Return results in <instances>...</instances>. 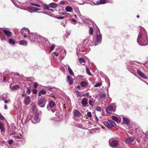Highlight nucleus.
Returning <instances> with one entry per match:
<instances>
[{"instance_id": "obj_31", "label": "nucleus", "mask_w": 148, "mask_h": 148, "mask_svg": "<svg viewBox=\"0 0 148 148\" xmlns=\"http://www.w3.org/2000/svg\"><path fill=\"white\" fill-rule=\"evenodd\" d=\"M0 129L2 132H3L5 130V128L3 124L1 123H0Z\"/></svg>"}, {"instance_id": "obj_19", "label": "nucleus", "mask_w": 148, "mask_h": 148, "mask_svg": "<svg viewBox=\"0 0 148 148\" xmlns=\"http://www.w3.org/2000/svg\"><path fill=\"white\" fill-rule=\"evenodd\" d=\"M49 107L47 106V108L48 109H50L51 108H52L54 107L55 106H56V104L53 101H50V102L49 103Z\"/></svg>"}, {"instance_id": "obj_63", "label": "nucleus", "mask_w": 148, "mask_h": 148, "mask_svg": "<svg viewBox=\"0 0 148 148\" xmlns=\"http://www.w3.org/2000/svg\"><path fill=\"white\" fill-rule=\"evenodd\" d=\"M6 81V77L5 76H4L3 77V82H5Z\"/></svg>"}, {"instance_id": "obj_39", "label": "nucleus", "mask_w": 148, "mask_h": 148, "mask_svg": "<svg viewBox=\"0 0 148 148\" xmlns=\"http://www.w3.org/2000/svg\"><path fill=\"white\" fill-rule=\"evenodd\" d=\"M31 92V89H30V88L29 87H27V90L26 91L27 93L29 95V94H30Z\"/></svg>"}, {"instance_id": "obj_5", "label": "nucleus", "mask_w": 148, "mask_h": 148, "mask_svg": "<svg viewBox=\"0 0 148 148\" xmlns=\"http://www.w3.org/2000/svg\"><path fill=\"white\" fill-rule=\"evenodd\" d=\"M109 145L110 146L112 147H116L118 144L117 140L114 138H111L109 139Z\"/></svg>"}, {"instance_id": "obj_36", "label": "nucleus", "mask_w": 148, "mask_h": 148, "mask_svg": "<svg viewBox=\"0 0 148 148\" xmlns=\"http://www.w3.org/2000/svg\"><path fill=\"white\" fill-rule=\"evenodd\" d=\"M30 5H32L38 7H40V5L39 4H36L34 3L31 2L30 3Z\"/></svg>"}, {"instance_id": "obj_29", "label": "nucleus", "mask_w": 148, "mask_h": 148, "mask_svg": "<svg viewBox=\"0 0 148 148\" xmlns=\"http://www.w3.org/2000/svg\"><path fill=\"white\" fill-rule=\"evenodd\" d=\"M44 7L45 10H49L52 12L53 11V10L52 9H50V8L51 7H49V6H48L47 5L44 4Z\"/></svg>"}, {"instance_id": "obj_43", "label": "nucleus", "mask_w": 148, "mask_h": 148, "mask_svg": "<svg viewBox=\"0 0 148 148\" xmlns=\"http://www.w3.org/2000/svg\"><path fill=\"white\" fill-rule=\"evenodd\" d=\"M55 47V45H52L51 47L50 50V52H51V51H52L54 49Z\"/></svg>"}, {"instance_id": "obj_33", "label": "nucleus", "mask_w": 148, "mask_h": 148, "mask_svg": "<svg viewBox=\"0 0 148 148\" xmlns=\"http://www.w3.org/2000/svg\"><path fill=\"white\" fill-rule=\"evenodd\" d=\"M89 92H88L86 93L85 94H84L83 95L84 96V97H88L89 98H90L92 97V96L91 95H89Z\"/></svg>"}, {"instance_id": "obj_9", "label": "nucleus", "mask_w": 148, "mask_h": 148, "mask_svg": "<svg viewBox=\"0 0 148 148\" xmlns=\"http://www.w3.org/2000/svg\"><path fill=\"white\" fill-rule=\"evenodd\" d=\"M123 123L126 125L127 129H129L131 126L129 119L126 117H123Z\"/></svg>"}, {"instance_id": "obj_60", "label": "nucleus", "mask_w": 148, "mask_h": 148, "mask_svg": "<svg viewBox=\"0 0 148 148\" xmlns=\"http://www.w3.org/2000/svg\"><path fill=\"white\" fill-rule=\"evenodd\" d=\"M3 29L2 28H0V34H2V32H3Z\"/></svg>"}, {"instance_id": "obj_10", "label": "nucleus", "mask_w": 148, "mask_h": 148, "mask_svg": "<svg viewBox=\"0 0 148 148\" xmlns=\"http://www.w3.org/2000/svg\"><path fill=\"white\" fill-rule=\"evenodd\" d=\"M46 102L45 97H43L38 100V104L40 107L43 108L45 106Z\"/></svg>"}, {"instance_id": "obj_27", "label": "nucleus", "mask_w": 148, "mask_h": 148, "mask_svg": "<svg viewBox=\"0 0 148 148\" xmlns=\"http://www.w3.org/2000/svg\"><path fill=\"white\" fill-rule=\"evenodd\" d=\"M67 66L68 67V72L69 74L72 76H74V74L73 73V72L72 70V69L68 65H67Z\"/></svg>"}, {"instance_id": "obj_59", "label": "nucleus", "mask_w": 148, "mask_h": 148, "mask_svg": "<svg viewBox=\"0 0 148 148\" xmlns=\"http://www.w3.org/2000/svg\"><path fill=\"white\" fill-rule=\"evenodd\" d=\"M53 53L54 55L56 56H58L59 55V53H57V52H54Z\"/></svg>"}, {"instance_id": "obj_28", "label": "nucleus", "mask_w": 148, "mask_h": 148, "mask_svg": "<svg viewBox=\"0 0 148 148\" xmlns=\"http://www.w3.org/2000/svg\"><path fill=\"white\" fill-rule=\"evenodd\" d=\"M72 9V8L70 6H67L65 8V10L66 12H71Z\"/></svg>"}, {"instance_id": "obj_16", "label": "nucleus", "mask_w": 148, "mask_h": 148, "mask_svg": "<svg viewBox=\"0 0 148 148\" xmlns=\"http://www.w3.org/2000/svg\"><path fill=\"white\" fill-rule=\"evenodd\" d=\"M67 81L68 82L70 85L72 84L73 83V79L72 78L71 76L69 75L67 76Z\"/></svg>"}, {"instance_id": "obj_52", "label": "nucleus", "mask_w": 148, "mask_h": 148, "mask_svg": "<svg viewBox=\"0 0 148 148\" xmlns=\"http://www.w3.org/2000/svg\"><path fill=\"white\" fill-rule=\"evenodd\" d=\"M37 90L36 89H34L32 90V92L34 94H35L37 93Z\"/></svg>"}, {"instance_id": "obj_26", "label": "nucleus", "mask_w": 148, "mask_h": 148, "mask_svg": "<svg viewBox=\"0 0 148 148\" xmlns=\"http://www.w3.org/2000/svg\"><path fill=\"white\" fill-rule=\"evenodd\" d=\"M46 94V91H45L44 90H41L38 93V96H40L42 94L45 95Z\"/></svg>"}, {"instance_id": "obj_11", "label": "nucleus", "mask_w": 148, "mask_h": 148, "mask_svg": "<svg viewBox=\"0 0 148 148\" xmlns=\"http://www.w3.org/2000/svg\"><path fill=\"white\" fill-rule=\"evenodd\" d=\"M39 114L38 113L35 114L34 117L32 118L31 121L32 123L34 124H36L37 123L39 122L40 121V118L39 117Z\"/></svg>"}, {"instance_id": "obj_14", "label": "nucleus", "mask_w": 148, "mask_h": 148, "mask_svg": "<svg viewBox=\"0 0 148 148\" xmlns=\"http://www.w3.org/2000/svg\"><path fill=\"white\" fill-rule=\"evenodd\" d=\"M10 88L12 90H17L20 88V86L19 85L14 86L12 84H11L10 85Z\"/></svg>"}, {"instance_id": "obj_46", "label": "nucleus", "mask_w": 148, "mask_h": 148, "mask_svg": "<svg viewBox=\"0 0 148 148\" xmlns=\"http://www.w3.org/2000/svg\"><path fill=\"white\" fill-rule=\"evenodd\" d=\"M87 115L89 117H91L92 116L91 113L90 112H88L87 113Z\"/></svg>"}, {"instance_id": "obj_54", "label": "nucleus", "mask_w": 148, "mask_h": 148, "mask_svg": "<svg viewBox=\"0 0 148 148\" xmlns=\"http://www.w3.org/2000/svg\"><path fill=\"white\" fill-rule=\"evenodd\" d=\"M38 86V84L36 82L34 84V87L35 88H36Z\"/></svg>"}, {"instance_id": "obj_38", "label": "nucleus", "mask_w": 148, "mask_h": 148, "mask_svg": "<svg viewBox=\"0 0 148 148\" xmlns=\"http://www.w3.org/2000/svg\"><path fill=\"white\" fill-rule=\"evenodd\" d=\"M9 43L11 44H14L15 43V41L11 38L9 39Z\"/></svg>"}, {"instance_id": "obj_56", "label": "nucleus", "mask_w": 148, "mask_h": 148, "mask_svg": "<svg viewBox=\"0 0 148 148\" xmlns=\"http://www.w3.org/2000/svg\"><path fill=\"white\" fill-rule=\"evenodd\" d=\"M78 77L79 79V80H82L83 79V78L84 77V76H82V75H79L78 76Z\"/></svg>"}, {"instance_id": "obj_30", "label": "nucleus", "mask_w": 148, "mask_h": 148, "mask_svg": "<svg viewBox=\"0 0 148 148\" xmlns=\"http://www.w3.org/2000/svg\"><path fill=\"white\" fill-rule=\"evenodd\" d=\"M30 9L32 11H35L39 10L40 9L39 8H38L35 7L31 6L30 7Z\"/></svg>"}, {"instance_id": "obj_41", "label": "nucleus", "mask_w": 148, "mask_h": 148, "mask_svg": "<svg viewBox=\"0 0 148 148\" xmlns=\"http://www.w3.org/2000/svg\"><path fill=\"white\" fill-rule=\"evenodd\" d=\"M86 71L87 72V73L90 75H91V73H90V70L88 68H87L86 69Z\"/></svg>"}, {"instance_id": "obj_2", "label": "nucleus", "mask_w": 148, "mask_h": 148, "mask_svg": "<svg viewBox=\"0 0 148 148\" xmlns=\"http://www.w3.org/2000/svg\"><path fill=\"white\" fill-rule=\"evenodd\" d=\"M132 62H130L129 64H127V68L129 71L132 73L137 71V73L141 77L144 79H147V77L138 69V66L135 64H132Z\"/></svg>"}, {"instance_id": "obj_32", "label": "nucleus", "mask_w": 148, "mask_h": 148, "mask_svg": "<svg viewBox=\"0 0 148 148\" xmlns=\"http://www.w3.org/2000/svg\"><path fill=\"white\" fill-rule=\"evenodd\" d=\"M79 63H82V62H85V60L82 58H79Z\"/></svg>"}, {"instance_id": "obj_40", "label": "nucleus", "mask_w": 148, "mask_h": 148, "mask_svg": "<svg viewBox=\"0 0 148 148\" xmlns=\"http://www.w3.org/2000/svg\"><path fill=\"white\" fill-rule=\"evenodd\" d=\"M89 42V39H86L84 40H83V43L84 44H86V43H88V42Z\"/></svg>"}, {"instance_id": "obj_12", "label": "nucleus", "mask_w": 148, "mask_h": 148, "mask_svg": "<svg viewBox=\"0 0 148 148\" xmlns=\"http://www.w3.org/2000/svg\"><path fill=\"white\" fill-rule=\"evenodd\" d=\"M135 139L134 136L128 137L124 140V141L127 144H130L133 142Z\"/></svg>"}, {"instance_id": "obj_57", "label": "nucleus", "mask_w": 148, "mask_h": 148, "mask_svg": "<svg viewBox=\"0 0 148 148\" xmlns=\"http://www.w3.org/2000/svg\"><path fill=\"white\" fill-rule=\"evenodd\" d=\"M5 35H3L1 38V40H5Z\"/></svg>"}, {"instance_id": "obj_24", "label": "nucleus", "mask_w": 148, "mask_h": 148, "mask_svg": "<svg viewBox=\"0 0 148 148\" xmlns=\"http://www.w3.org/2000/svg\"><path fill=\"white\" fill-rule=\"evenodd\" d=\"M106 3V0H99L97 1L96 3L97 5H99L105 4Z\"/></svg>"}, {"instance_id": "obj_45", "label": "nucleus", "mask_w": 148, "mask_h": 148, "mask_svg": "<svg viewBox=\"0 0 148 148\" xmlns=\"http://www.w3.org/2000/svg\"><path fill=\"white\" fill-rule=\"evenodd\" d=\"M146 138L148 139V131L146 133H145V135H144V138Z\"/></svg>"}, {"instance_id": "obj_58", "label": "nucleus", "mask_w": 148, "mask_h": 148, "mask_svg": "<svg viewBox=\"0 0 148 148\" xmlns=\"http://www.w3.org/2000/svg\"><path fill=\"white\" fill-rule=\"evenodd\" d=\"M65 4V1H60V4L61 5H63Z\"/></svg>"}, {"instance_id": "obj_49", "label": "nucleus", "mask_w": 148, "mask_h": 148, "mask_svg": "<svg viewBox=\"0 0 148 148\" xmlns=\"http://www.w3.org/2000/svg\"><path fill=\"white\" fill-rule=\"evenodd\" d=\"M79 18L82 21L84 22L85 21V19L84 17L82 16H81L80 17H79Z\"/></svg>"}, {"instance_id": "obj_13", "label": "nucleus", "mask_w": 148, "mask_h": 148, "mask_svg": "<svg viewBox=\"0 0 148 148\" xmlns=\"http://www.w3.org/2000/svg\"><path fill=\"white\" fill-rule=\"evenodd\" d=\"M36 37V35L33 33L30 34L29 36V38L31 42L35 41Z\"/></svg>"}, {"instance_id": "obj_34", "label": "nucleus", "mask_w": 148, "mask_h": 148, "mask_svg": "<svg viewBox=\"0 0 148 148\" xmlns=\"http://www.w3.org/2000/svg\"><path fill=\"white\" fill-rule=\"evenodd\" d=\"M89 32L90 34L92 35L93 33V29L92 27H90Z\"/></svg>"}, {"instance_id": "obj_1", "label": "nucleus", "mask_w": 148, "mask_h": 148, "mask_svg": "<svg viewBox=\"0 0 148 148\" xmlns=\"http://www.w3.org/2000/svg\"><path fill=\"white\" fill-rule=\"evenodd\" d=\"M138 44L141 46H145L148 44V39L146 31L142 28L139 33L137 39Z\"/></svg>"}, {"instance_id": "obj_55", "label": "nucleus", "mask_w": 148, "mask_h": 148, "mask_svg": "<svg viewBox=\"0 0 148 148\" xmlns=\"http://www.w3.org/2000/svg\"><path fill=\"white\" fill-rule=\"evenodd\" d=\"M49 109L51 110L53 112H55L56 111V110L53 109L52 108H51L50 109Z\"/></svg>"}, {"instance_id": "obj_8", "label": "nucleus", "mask_w": 148, "mask_h": 148, "mask_svg": "<svg viewBox=\"0 0 148 148\" xmlns=\"http://www.w3.org/2000/svg\"><path fill=\"white\" fill-rule=\"evenodd\" d=\"M22 35L24 38H26L27 36L29 35V30L26 28H23L21 31Z\"/></svg>"}, {"instance_id": "obj_44", "label": "nucleus", "mask_w": 148, "mask_h": 148, "mask_svg": "<svg viewBox=\"0 0 148 148\" xmlns=\"http://www.w3.org/2000/svg\"><path fill=\"white\" fill-rule=\"evenodd\" d=\"M93 103L94 102L93 101L90 100L89 101V104L91 105L92 107L93 106Z\"/></svg>"}, {"instance_id": "obj_21", "label": "nucleus", "mask_w": 148, "mask_h": 148, "mask_svg": "<svg viewBox=\"0 0 148 148\" xmlns=\"http://www.w3.org/2000/svg\"><path fill=\"white\" fill-rule=\"evenodd\" d=\"M112 120L118 123L120 122L121 120V119L120 118L119 119L117 117L114 116H112Z\"/></svg>"}, {"instance_id": "obj_4", "label": "nucleus", "mask_w": 148, "mask_h": 148, "mask_svg": "<svg viewBox=\"0 0 148 148\" xmlns=\"http://www.w3.org/2000/svg\"><path fill=\"white\" fill-rule=\"evenodd\" d=\"M103 123L105 126L109 128H110L112 127H114L115 125V123L111 120L104 121Z\"/></svg>"}, {"instance_id": "obj_23", "label": "nucleus", "mask_w": 148, "mask_h": 148, "mask_svg": "<svg viewBox=\"0 0 148 148\" xmlns=\"http://www.w3.org/2000/svg\"><path fill=\"white\" fill-rule=\"evenodd\" d=\"M19 44L20 45L26 46L27 45V42L26 40H22L19 42Z\"/></svg>"}, {"instance_id": "obj_22", "label": "nucleus", "mask_w": 148, "mask_h": 148, "mask_svg": "<svg viewBox=\"0 0 148 148\" xmlns=\"http://www.w3.org/2000/svg\"><path fill=\"white\" fill-rule=\"evenodd\" d=\"M3 32L8 37H11L12 36L11 33L9 31L3 30Z\"/></svg>"}, {"instance_id": "obj_17", "label": "nucleus", "mask_w": 148, "mask_h": 148, "mask_svg": "<svg viewBox=\"0 0 148 148\" xmlns=\"http://www.w3.org/2000/svg\"><path fill=\"white\" fill-rule=\"evenodd\" d=\"M81 103L83 107L85 106L88 104V99L85 98H83L82 100Z\"/></svg>"}, {"instance_id": "obj_7", "label": "nucleus", "mask_w": 148, "mask_h": 148, "mask_svg": "<svg viewBox=\"0 0 148 148\" xmlns=\"http://www.w3.org/2000/svg\"><path fill=\"white\" fill-rule=\"evenodd\" d=\"M135 134L139 137L143 138L144 135H145V133H144L140 128L136 129L134 131Z\"/></svg>"}, {"instance_id": "obj_25", "label": "nucleus", "mask_w": 148, "mask_h": 148, "mask_svg": "<svg viewBox=\"0 0 148 148\" xmlns=\"http://www.w3.org/2000/svg\"><path fill=\"white\" fill-rule=\"evenodd\" d=\"M48 6L52 8H55L57 7V4L54 3H51Z\"/></svg>"}, {"instance_id": "obj_37", "label": "nucleus", "mask_w": 148, "mask_h": 148, "mask_svg": "<svg viewBox=\"0 0 148 148\" xmlns=\"http://www.w3.org/2000/svg\"><path fill=\"white\" fill-rule=\"evenodd\" d=\"M106 97V95L105 94H103L101 95L100 97L101 99L103 100L105 99Z\"/></svg>"}, {"instance_id": "obj_62", "label": "nucleus", "mask_w": 148, "mask_h": 148, "mask_svg": "<svg viewBox=\"0 0 148 148\" xmlns=\"http://www.w3.org/2000/svg\"><path fill=\"white\" fill-rule=\"evenodd\" d=\"M30 79H33V78L32 77H29L27 79V80L29 81H31V80Z\"/></svg>"}, {"instance_id": "obj_18", "label": "nucleus", "mask_w": 148, "mask_h": 148, "mask_svg": "<svg viewBox=\"0 0 148 148\" xmlns=\"http://www.w3.org/2000/svg\"><path fill=\"white\" fill-rule=\"evenodd\" d=\"M73 114L74 116L79 117L81 115L80 112L77 110H75L73 111Z\"/></svg>"}, {"instance_id": "obj_48", "label": "nucleus", "mask_w": 148, "mask_h": 148, "mask_svg": "<svg viewBox=\"0 0 148 148\" xmlns=\"http://www.w3.org/2000/svg\"><path fill=\"white\" fill-rule=\"evenodd\" d=\"M96 110L99 111H101V109L99 106H97L96 108Z\"/></svg>"}, {"instance_id": "obj_53", "label": "nucleus", "mask_w": 148, "mask_h": 148, "mask_svg": "<svg viewBox=\"0 0 148 148\" xmlns=\"http://www.w3.org/2000/svg\"><path fill=\"white\" fill-rule=\"evenodd\" d=\"M4 117L1 114H0V119L2 120H4Z\"/></svg>"}, {"instance_id": "obj_6", "label": "nucleus", "mask_w": 148, "mask_h": 148, "mask_svg": "<svg viewBox=\"0 0 148 148\" xmlns=\"http://www.w3.org/2000/svg\"><path fill=\"white\" fill-rule=\"evenodd\" d=\"M116 106L114 103L111 104L106 109V111L108 113H111L112 111L114 112Z\"/></svg>"}, {"instance_id": "obj_64", "label": "nucleus", "mask_w": 148, "mask_h": 148, "mask_svg": "<svg viewBox=\"0 0 148 148\" xmlns=\"http://www.w3.org/2000/svg\"><path fill=\"white\" fill-rule=\"evenodd\" d=\"M57 18L58 19H62L63 18H64V16H60V17H58Z\"/></svg>"}, {"instance_id": "obj_20", "label": "nucleus", "mask_w": 148, "mask_h": 148, "mask_svg": "<svg viewBox=\"0 0 148 148\" xmlns=\"http://www.w3.org/2000/svg\"><path fill=\"white\" fill-rule=\"evenodd\" d=\"M30 103V98L29 96L26 97L25 98L24 103L25 104L28 105Z\"/></svg>"}, {"instance_id": "obj_51", "label": "nucleus", "mask_w": 148, "mask_h": 148, "mask_svg": "<svg viewBox=\"0 0 148 148\" xmlns=\"http://www.w3.org/2000/svg\"><path fill=\"white\" fill-rule=\"evenodd\" d=\"M77 14L78 15V16L79 17H80L81 16V14L79 10H78L77 12Z\"/></svg>"}, {"instance_id": "obj_50", "label": "nucleus", "mask_w": 148, "mask_h": 148, "mask_svg": "<svg viewBox=\"0 0 148 148\" xmlns=\"http://www.w3.org/2000/svg\"><path fill=\"white\" fill-rule=\"evenodd\" d=\"M70 34V32L69 31H66L65 33V36H69Z\"/></svg>"}, {"instance_id": "obj_47", "label": "nucleus", "mask_w": 148, "mask_h": 148, "mask_svg": "<svg viewBox=\"0 0 148 148\" xmlns=\"http://www.w3.org/2000/svg\"><path fill=\"white\" fill-rule=\"evenodd\" d=\"M76 21V20L74 19L73 18H72L71 22L72 23H73L74 24H75Z\"/></svg>"}, {"instance_id": "obj_15", "label": "nucleus", "mask_w": 148, "mask_h": 148, "mask_svg": "<svg viewBox=\"0 0 148 148\" xmlns=\"http://www.w3.org/2000/svg\"><path fill=\"white\" fill-rule=\"evenodd\" d=\"M88 83L87 81H82L81 82L80 84L82 87L86 88L88 86Z\"/></svg>"}, {"instance_id": "obj_42", "label": "nucleus", "mask_w": 148, "mask_h": 148, "mask_svg": "<svg viewBox=\"0 0 148 148\" xmlns=\"http://www.w3.org/2000/svg\"><path fill=\"white\" fill-rule=\"evenodd\" d=\"M67 103L68 104H69V105L70 106L71 105V100L68 97H67Z\"/></svg>"}, {"instance_id": "obj_3", "label": "nucleus", "mask_w": 148, "mask_h": 148, "mask_svg": "<svg viewBox=\"0 0 148 148\" xmlns=\"http://www.w3.org/2000/svg\"><path fill=\"white\" fill-rule=\"evenodd\" d=\"M102 35L100 33L99 30L98 28L97 30L96 42L94 43L95 46L98 45L99 44H100L101 42Z\"/></svg>"}, {"instance_id": "obj_61", "label": "nucleus", "mask_w": 148, "mask_h": 148, "mask_svg": "<svg viewBox=\"0 0 148 148\" xmlns=\"http://www.w3.org/2000/svg\"><path fill=\"white\" fill-rule=\"evenodd\" d=\"M13 141L12 140H10L9 141L8 144L9 145L11 144L12 143Z\"/></svg>"}, {"instance_id": "obj_35", "label": "nucleus", "mask_w": 148, "mask_h": 148, "mask_svg": "<svg viewBox=\"0 0 148 148\" xmlns=\"http://www.w3.org/2000/svg\"><path fill=\"white\" fill-rule=\"evenodd\" d=\"M101 85H102V83L101 82L97 83L95 85H94V87H99V86H101Z\"/></svg>"}]
</instances>
